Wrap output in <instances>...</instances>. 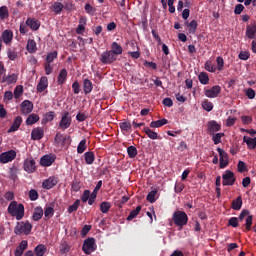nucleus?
<instances>
[{
	"mask_svg": "<svg viewBox=\"0 0 256 256\" xmlns=\"http://www.w3.org/2000/svg\"><path fill=\"white\" fill-rule=\"evenodd\" d=\"M246 217V219H245ZM243 219H245V230L246 231H251L252 226H253V215H251V212H249V210L247 209H243L241 211V213L239 214L238 218L237 217H231L228 220V225L230 227H234L237 228L239 227V221H243Z\"/></svg>",
	"mask_w": 256,
	"mask_h": 256,
	"instance_id": "obj_1",
	"label": "nucleus"
},
{
	"mask_svg": "<svg viewBox=\"0 0 256 256\" xmlns=\"http://www.w3.org/2000/svg\"><path fill=\"white\" fill-rule=\"evenodd\" d=\"M7 211L11 217H16L17 221H21L25 217V206L17 203V201H12Z\"/></svg>",
	"mask_w": 256,
	"mask_h": 256,
	"instance_id": "obj_2",
	"label": "nucleus"
},
{
	"mask_svg": "<svg viewBox=\"0 0 256 256\" xmlns=\"http://www.w3.org/2000/svg\"><path fill=\"white\" fill-rule=\"evenodd\" d=\"M172 221L176 227L183 229L189 223V216H187L185 211L177 210L173 213Z\"/></svg>",
	"mask_w": 256,
	"mask_h": 256,
	"instance_id": "obj_3",
	"label": "nucleus"
},
{
	"mask_svg": "<svg viewBox=\"0 0 256 256\" xmlns=\"http://www.w3.org/2000/svg\"><path fill=\"white\" fill-rule=\"evenodd\" d=\"M33 229V225L29 221L17 222L14 227L15 235H30Z\"/></svg>",
	"mask_w": 256,
	"mask_h": 256,
	"instance_id": "obj_4",
	"label": "nucleus"
},
{
	"mask_svg": "<svg viewBox=\"0 0 256 256\" xmlns=\"http://www.w3.org/2000/svg\"><path fill=\"white\" fill-rule=\"evenodd\" d=\"M235 181H237V178L235 177V173H233L231 170H226L222 175V185L224 187H231L235 185Z\"/></svg>",
	"mask_w": 256,
	"mask_h": 256,
	"instance_id": "obj_5",
	"label": "nucleus"
},
{
	"mask_svg": "<svg viewBox=\"0 0 256 256\" xmlns=\"http://www.w3.org/2000/svg\"><path fill=\"white\" fill-rule=\"evenodd\" d=\"M97 250V244H95V238H87L84 240L83 246H82V251L86 255H91L93 251Z\"/></svg>",
	"mask_w": 256,
	"mask_h": 256,
	"instance_id": "obj_6",
	"label": "nucleus"
},
{
	"mask_svg": "<svg viewBox=\"0 0 256 256\" xmlns=\"http://www.w3.org/2000/svg\"><path fill=\"white\" fill-rule=\"evenodd\" d=\"M99 60L102 65H112L117 58L109 50H106L100 55Z\"/></svg>",
	"mask_w": 256,
	"mask_h": 256,
	"instance_id": "obj_7",
	"label": "nucleus"
},
{
	"mask_svg": "<svg viewBox=\"0 0 256 256\" xmlns=\"http://www.w3.org/2000/svg\"><path fill=\"white\" fill-rule=\"evenodd\" d=\"M23 169L26 173H35L37 171V163L33 158H27L24 160Z\"/></svg>",
	"mask_w": 256,
	"mask_h": 256,
	"instance_id": "obj_8",
	"label": "nucleus"
},
{
	"mask_svg": "<svg viewBox=\"0 0 256 256\" xmlns=\"http://www.w3.org/2000/svg\"><path fill=\"white\" fill-rule=\"evenodd\" d=\"M71 122L72 119L69 112H64L59 122V129H62V131H65V129H69L71 127Z\"/></svg>",
	"mask_w": 256,
	"mask_h": 256,
	"instance_id": "obj_9",
	"label": "nucleus"
},
{
	"mask_svg": "<svg viewBox=\"0 0 256 256\" xmlns=\"http://www.w3.org/2000/svg\"><path fill=\"white\" fill-rule=\"evenodd\" d=\"M204 95L208 97V99H215L221 95V86L215 85L210 89H204Z\"/></svg>",
	"mask_w": 256,
	"mask_h": 256,
	"instance_id": "obj_10",
	"label": "nucleus"
},
{
	"mask_svg": "<svg viewBox=\"0 0 256 256\" xmlns=\"http://www.w3.org/2000/svg\"><path fill=\"white\" fill-rule=\"evenodd\" d=\"M17 157V153L14 150L3 152L0 155V163H11L13 159Z\"/></svg>",
	"mask_w": 256,
	"mask_h": 256,
	"instance_id": "obj_11",
	"label": "nucleus"
},
{
	"mask_svg": "<svg viewBox=\"0 0 256 256\" xmlns=\"http://www.w3.org/2000/svg\"><path fill=\"white\" fill-rule=\"evenodd\" d=\"M1 43H5L6 45H11L13 43V31L12 30H4L1 34Z\"/></svg>",
	"mask_w": 256,
	"mask_h": 256,
	"instance_id": "obj_12",
	"label": "nucleus"
},
{
	"mask_svg": "<svg viewBox=\"0 0 256 256\" xmlns=\"http://www.w3.org/2000/svg\"><path fill=\"white\" fill-rule=\"evenodd\" d=\"M26 25L31 29V31H39L41 21H39L37 18L28 17L26 20Z\"/></svg>",
	"mask_w": 256,
	"mask_h": 256,
	"instance_id": "obj_13",
	"label": "nucleus"
},
{
	"mask_svg": "<svg viewBox=\"0 0 256 256\" xmlns=\"http://www.w3.org/2000/svg\"><path fill=\"white\" fill-rule=\"evenodd\" d=\"M45 137V130L41 127L34 128L31 132V139L33 141H41Z\"/></svg>",
	"mask_w": 256,
	"mask_h": 256,
	"instance_id": "obj_14",
	"label": "nucleus"
},
{
	"mask_svg": "<svg viewBox=\"0 0 256 256\" xmlns=\"http://www.w3.org/2000/svg\"><path fill=\"white\" fill-rule=\"evenodd\" d=\"M57 183H59V180L57 179V177L52 176L43 181L42 187L43 189H47V190L53 189V187H55Z\"/></svg>",
	"mask_w": 256,
	"mask_h": 256,
	"instance_id": "obj_15",
	"label": "nucleus"
},
{
	"mask_svg": "<svg viewBox=\"0 0 256 256\" xmlns=\"http://www.w3.org/2000/svg\"><path fill=\"white\" fill-rule=\"evenodd\" d=\"M221 129V124L217 123L215 120H211L207 124V131L209 135H214Z\"/></svg>",
	"mask_w": 256,
	"mask_h": 256,
	"instance_id": "obj_16",
	"label": "nucleus"
},
{
	"mask_svg": "<svg viewBox=\"0 0 256 256\" xmlns=\"http://www.w3.org/2000/svg\"><path fill=\"white\" fill-rule=\"evenodd\" d=\"M21 113L22 115H29L33 111V102L29 100H24L21 103Z\"/></svg>",
	"mask_w": 256,
	"mask_h": 256,
	"instance_id": "obj_17",
	"label": "nucleus"
},
{
	"mask_svg": "<svg viewBox=\"0 0 256 256\" xmlns=\"http://www.w3.org/2000/svg\"><path fill=\"white\" fill-rule=\"evenodd\" d=\"M55 163V156L53 155H44L40 159V165L42 167H51Z\"/></svg>",
	"mask_w": 256,
	"mask_h": 256,
	"instance_id": "obj_18",
	"label": "nucleus"
},
{
	"mask_svg": "<svg viewBox=\"0 0 256 256\" xmlns=\"http://www.w3.org/2000/svg\"><path fill=\"white\" fill-rule=\"evenodd\" d=\"M21 123H23V118L21 116H17L10 128L8 129V133H15V131H19V127H21Z\"/></svg>",
	"mask_w": 256,
	"mask_h": 256,
	"instance_id": "obj_19",
	"label": "nucleus"
},
{
	"mask_svg": "<svg viewBox=\"0 0 256 256\" xmlns=\"http://www.w3.org/2000/svg\"><path fill=\"white\" fill-rule=\"evenodd\" d=\"M18 76L17 74L3 75L1 83H6L7 85H14L17 83Z\"/></svg>",
	"mask_w": 256,
	"mask_h": 256,
	"instance_id": "obj_20",
	"label": "nucleus"
},
{
	"mask_svg": "<svg viewBox=\"0 0 256 256\" xmlns=\"http://www.w3.org/2000/svg\"><path fill=\"white\" fill-rule=\"evenodd\" d=\"M47 87H49V80L47 79L46 76H42L37 85L38 93H43V91H45V89H47Z\"/></svg>",
	"mask_w": 256,
	"mask_h": 256,
	"instance_id": "obj_21",
	"label": "nucleus"
},
{
	"mask_svg": "<svg viewBox=\"0 0 256 256\" xmlns=\"http://www.w3.org/2000/svg\"><path fill=\"white\" fill-rule=\"evenodd\" d=\"M116 58L118 55H123V47L117 42L111 44V50H109Z\"/></svg>",
	"mask_w": 256,
	"mask_h": 256,
	"instance_id": "obj_22",
	"label": "nucleus"
},
{
	"mask_svg": "<svg viewBox=\"0 0 256 256\" xmlns=\"http://www.w3.org/2000/svg\"><path fill=\"white\" fill-rule=\"evenodd\" d=\"M246 37L248 39H255L256 37V23L246 27Z\"/></svg>",
	"mask_w": 256,
	"mask_h": 256,
	"instance_id": "obj_23",
	"label": "nucleus"
},
{
	"mask_svg": "<svg viewBox=\"0 0 256 256\" xmlns=\"http://www.w3.org/2000/svg\"><path fill=\"white\" fill-rule=\"evenodd\" d=\"M243 207V198L241 196H238L236 199L232 201L231 209L234 211H241V208Z\"/></svg>",
	"mask_w": 256,
	"mask_h": 256,
	"instance_id": "obj_24",
	"label": "nucleus"
},
{
	"mask_svg": "<svg viewBox=\"0 0 256 256\" xmlns=\"http://www.w3.org/2000/svg\"><path fill=\"white\" fill-rule=\"evenodd\" d=\"M83 91L85 95H89L93 91V82L91 80L87 78L83 80Z\"/></svg>",
	"mask_w": 256,
	"mask_h": 256,
	"instance_id": "obj_25",
	"label": "nucleus"
},
{
	"mask_svg": "<svg viewBox=\"0 0 256 256\" xmlns=\"http://www.w3.org/2000/svg\"><path fill=\"white\" fill-rule=\"evenodd\" d=\"M69 137L63 136L60 132H57L54 138V145H65V141H67Z\"/></svg>",
	"mask_w": 256,
	"mask_h": 256,
	"instance_id": "obj_26",
	"label": "nucleus"
},
{
	"mask_svg": "<svg viewBox=\"0 0 256 256\" xmlns=\"http://www.w3.org/2000/svg\"><path fill=\"white\" fill-rule=\"evenodd\" d=\"M67 75H68L67 69L63 68L60 71L58 78H57L58 85H65V81H67Z\"/></svg>",
	"mask_w": 256,
	"mask_h": 256,
	"instance_id": "obj_27",
	"label": "nucleus"
},
{
	"mask_svg": "<svg viewBox=\"0 0 256 256\" xmlns=\"http://www.w3.org/2000/svg\"><path fill=\"white\" fill-rule=\"evenodd\" d=\"M119 127H120L123 135H125V133H131V129L133 126L131 125V122L124 121V122L119 123Z\"/></svg>",
	"mask_w": 256,
	"mask_h": 256,
	"instance_id": "obj_28",
	"label": "nucleus"
},
{
	"mask_svg": "<svg viewBox=\"0 0 256 256\" xmlns=\"http://www.w3.org/2000/svg\"><path fill=\"white\" fill-rule=\"evenodd\" d=\"M243 142L246 143L248 149H256V137L251 138L249 136H244Z\"/></svg>",
	"mask_w": 256,
	"mask_h": 256,
	"instance_id": "obj_29",
	"label": "nucleus"
},
{
	"mask_svg": "<svg viewBox=\"0 0 256 256\" xmlns=\"http://www.w3.org/2000/svg\"><path fill=\"white\" fill-rule=\"evenodd\" d=\"M26 49L28 53H37V42L33 39L27 41Z\"/></svg>",
	"mask_w": 256,
	"mask_h": 256,
	"instance_id": "obj_30",
	"label": "nucleus"
},
{
	"mask_svg": "<svg viewBox=\"0 0 256 256\" xmlns=\"http://www.w3.org/2000/svg\"><path fill=\"white\" fill-rule=\"evenodd\" d=\"M143 131L147 135V137H149V139H152V140L161 139V137H159V134H157V132L151 130V128H149V127H144Z\"/></svg>",
	"mask_w": 256,
	"mask_h": 256,
	"instance_id": "obj_31",
	"label": "nucleus"
},
{
	"mask_svg": "<svg viewBox=\"0 0 256 256\" xmlns=\"http://www.w3.org/2000/svg\"><path fill=\"white\" fill-rule=\"evenodd\" d=\"M34 253L36 256H44L47 253V246L44 244H39L35 247Z\"/></svg>",
	"mask_w": 256,
	"mask_h": 256,
	"instance_id": "obj_32",
	"label": "nucleus"
},
{
	"mask_svg": "<svg viewBox=\"0 0 256 256\" xmlns=\"http://www.w3.org/2000/svg\"><path fill=\"white\" fill-rule=\"evenodd\" d=\"M167 123H169V121L167 119L163 118V119H160V120H157V121H152L150 123V127L152 129H157L159 127H163V125H167Z\"/></svg>",
	"mask_w": 256,
	"mask_h": 256,
	"instance_id": "obj_33",
	"label": "nucleus"
},
{
	"mask_svg": "<svg viewBox=\"0 0 256 256\" xmlns=\"http://www.w3.org/2000/svg\"><path fill=\"white\" fill-rule=\"evenodd\" d=\"M43 218V208L41 207H36L34 209L33 215H32V219L33 221H40V219Z\"/></svg>",
	"mask_w": 256,
	"mask_h": 256,
	"instance_id": "obj_34",
	"label": "nucleus"
},
{
	"mask_svg": "<svg viewBox=\"0 0 256 256\" xmlns=\"http://www.w3.org/2000/svg\"><path fill=\"white\" fill-rule=\"evenodd\" d=\"M51 9L55 12L56 15H60L61 11L65 9V5L61 2H53Z\"/></svg>",
	"mask_w": 256,
	"mask_h": 256,
	"instance_id": "obj_35",
	"label": "nucleus"
},
{
	"mask_svg": "<svg viewBox=\"0 0 256 256\" xmlns=\"http://www.w3.org/2000/svg\"><path fill=\"white\" fill-rule=\"evenodd\" d=\"M84 159L87 165H93V162L95 161V153L91 151L85 152Z\"/></svg>",
	"mask_w": 256,
	"mask_h": 256,
	"instance_id": "obj_36",
	"label": "nucleus"
},
{
	"mask_svg": "<svg viewBox=\"0 0 256 256\" xmlns=\"http://www.w3.org/2000/svg\"><path fill=\"white\" fill-rule=\"evenodd\" d=\"M53 119H55V112L54 111L47 112L44 115V118L42 119V125H47V123L53 121Z\"/></svg>",
	"mask_w": 256,
	"mask_h": 256,
	"instance_id": "obj_37",
	"label": "nucleus"
},
{
	"mask_svg": "<svg viewBox=\"0 0 256 256\" xmlns=\"http://www.w3.org/2000/svg\"><path fill=\"white\" fill-rule=\"evenodd\" d=\"M141 209H143V207L139 205L136 207V209L132 210L127 217V221H133V219H135V217L141 213Z\"/></svg>",
	"mask_w": 256,
	"mask_h": 256,
	"instance_id": "obj_38",
	"label": "nucleus"
},
{
	"mask_svg": "<svg viewBox=\"0 0 256 256\" xmlns=\"http://www.w3.org/2000/svg\"><path fill=\"white\" fill-rule=\"evenodd\" d=\"M39 121V115L33 113L30 114L26 119V125H35Z\"/></svg>",
	"mask_w": 256,
	"mask_h": 256,
	"instance_id": "obj_39",
	"label": "nucleus"
},
{
	"mask_svg": "<svg viewBox=\"0 0 256 256\" xmlns=\"http://www.w3.org/2000/svg\"><path fill=\"white\" fill-rule=\"evenodd\" d=\"M0 19L1 21H5V19H9V9L7 6L0 7Z\"/></svg>",
	"mask_w": 256,
	"mask_h": 256,
	"instance_id": "obj_40",
	"label": "nucleus"
},
{
	"mask_svg": "<svg viewBox=\"0 0 256 256\" xmlns=\"http://www.w3.org/2000/svg\"><path fill=\"white\" fill-rule=\"evenodd\" d=\"M87 151V140L83 139L79 142L78 147H77V153H85Z\"/></svg>",
	"mask_w": 256,
	"mask_h": 256,
	"instance_id": "obj_41",
	"label": "nucleus"
},
{
	"mask_svg": "<svg viewBox=\"0 0 256 256\" xmlns=\"http://www.w3.org/2000/svg\"><path fill=\"white\" fill-rule=\"evenodd\" d=\"M198 79L202 85L209 84V75L207 72H201L198 76Z\"/></svg>",
	"mask_w": 256,
	"mask_h": 256,
	"instance_id": "obj_42",
	"label": "nucleus"
},
{
	"mask_svg": "<svg viewBox=\"0 0 256 256\" xmlns=\"http://www.w3.org/2000/svg\"><path fill=\"white\" fill-rule=\"evenodd\" d=\"M204 67L206 71H209V73H215V71H217V67L213 65V62L211 60H207L204 64Z\"/></svg>",
	"mask_w": 256,
	"mask_h": 256,
	"instance_id": "obj_43",
	"label": "nucleus"
},
{
	"mask_svg": "<svg viewBox=\"0 0 256 256\" xmlns=\"http://www.w3.org/2000/svg\"><path fill=\"white\" fill-rule=\"evenodd\" d=\"M223 137H225V133L212 134V141H213L214 145H219V143H221V139H223Z\"/></svg>",
	"mask_w": 256,
	"mask_h": 256,
	"instance_id": "obj_44",
	"label": "nucleus"
},
{
	"mask_svg": "<svg viewBox=\"0 0 256 256\" xmlns=\"http://www.w3.org/2000/svg\"><path fill=\"white\" fill-rule=\"evenodd\" d=\"M127 154H128V157H130V159H135V157H137V147L129 146L127 148Z\"/></svg>",
	"mask_w": 256,
	"mask_h": 256,
	"instance_id": "obj_45",
	"label": "nucleus"
},
{
	"mask_svg": "<svg viewBox=\"0 0 256 256\" xmlns=\"http://www.w3.org/2000/svg\"><path fill=\"white\" fill-rule=\"evenodd\" d=\"M109 209H111V202L104 201L100 204L101 213H109Z\"/></svg>",
	"mask_w": 256,
	"mask_h": 256,
	"instance_id": "obj_46",
	"label": "nucleus"
},
{
	"mask_svg": "<svg viewBox=\"0 0 256 256\" xmlns=\"http://www.w3.org/2000/svg\"><path fill=\"white\" fill-rule=\"evenodd\" d=\"M58 53L57 51H53L47 54L46 56V63L51 64L55 59H57Z\"/></svg>",
	"mask_w": 256,
	"mask_h": 256,
	"instance_id": "obj_47",
	"label": "nucleus"
},
{
	"mask_svg": "<svg viewBox=\"0 0 256 256\" xmlns=\"http://www.w3.org/2000/svg\"><path fill=\"white\" fill-rule=\"evenodd\" d=\"M81 205V200H76L73 205H70L68 207V213H75L79 209V206Z\"/></svg>",
	"mask_w": 256,
	"mask_h": 256,
	"instance_id": "obj_48",
	"label": "nucleus"
},
{
	"mask_svg": "<svg viewBox=\"0 0 256 256\" xmlns=\"http://www.w3.org/2000/svg\"><path fill=\"white\" fill-rule=\"evenodd\" d=\"M202 109H204V111H208V112L213 111V104L209 100H204L202 102Z\"/></svg>",
	"mask_w": 256,
	"mask_h": 256,
	"instance_id": "obj_49",
	"label": "nucleus"
},
{
	"mask_svg": "<svg viewBox=\"0 0 256 256\" xmlns=\"http://www.w3.org/2000/svg\"><path fill=\"white\" fill-rule=\"evenodd\" d=\"M71 251V246L67 242H63L60 246V252L62 255H65Z\"/></svg>",
	"mask_w": 256,
	"mask_h": 256,
	"instance_id": "obj_50",
	"label": "nucleus"
},
{
	"mask_svg": "<svg viewBox=\"0 0 256 256\" xmlns=\"http://www.w3.org/2000/svg\"><path fill=\"white\" fill-rule=\"evenodd\" d=\"M217 152L219 153L220 161H223V160L229 161V154H227L225 150L221 148H217Z\"/></svg>",
	"mask_w": 256,
	"mask_h": 256,
	"instance_id": "obj_51",
	"label": "nucleus"
},
{
	"mask_svg": "<svg viewBox=\"0 0 256 256\" xmlns=\"http://www.w3.org/2000/svg\"><path fill=\"white\" fill-rule=\"evenodd\" d=\"M53 215H55V209H53L51 206H46L44 210V216L50 218L53 217Z\"/></svg>",
	"mask_w": 256,
	"mask_h": 256,
	"instance_id": "obj_52",
	"label": "nucleus"
},
{
	"mask_svg": "<svg viewBox=\"0 0 256 256\" xmlns=\"http://www.w3.org/2000/svg\"><path fill=\"white\" fill-rule=\"evenodd\" d=\"M189 27L190 33H195L197 31V27H199V24L197 23V20H192L189 24H187Z\"/></svg>",
	"mask_w": 256,
	"mask_h": 256,
	"instance_id": "obj_53",
	"label": "nucleus"
},
{
	"mask_svg": "<svg viewBox=\"0 0 256 256\" xmlns=\"http://www.w3.org/2000/svg\"><path fill=\"white\" fill-rule=\"evenodd\" d=\"M156 195H157V190H152V191H150V192L148 193L147 197H146L147 201H149V203H155V201H156V199H155Z\"/></svg>",
	"mask_w": 256,
	"mask_h": 256,
	"instance_id": "obj_54",
	"label": "nucleus"
},
{
	"mask_svg": "<svg viewBox=\"0 0 256 256\" xmlns=\"http://www.w3.org/2000/svg\"><path fill=\"white\" fill-rule=\"evenodd\" d=\"M29 199L30 201H37L39 199V193L35 189H31L29 191Z\"/></svg>",
	"mask_w": 256,
	"mask_h": 256,
	"instance_id": "obj_55",
	"label": "nucleus"
},
{
	"mask_svg": "<svg viewBox=\"0 0 256 256\" xmlns=\"http://www.w3.org/2000/svg\"><path fill=\"white\" fill-rule=\"evenodd\" d=\"M72 89L74 95H79V93H81V85L79 84V81L73 82Z\"/></svg>",
	"mask_w": 256,
	"mask_h": 256,
	"instance_id": "obj_56",
	"label": "nucleus"
},
{
	"mask_svg": "<svg viewBox=\"0 0 256 256\" xmlns=\"http://www.w3.org/2000/svg\"><path fill=\"white\" fill-rule=\"evenodd\" d=\"M216 63H217V69L218 71H223V67L225 65V61L223 60V57L218 56L216 58Z\"/></svg>",
	"mask_w": 256,
	"mask_h": 256,
	"instance_id": "obj_57",
	"label": "nucleus"
},
{
	"mask_svg": "<svg viewBox=\"0 0 256 256\" xmlns=\"http://www.w3.org/2000/svg\"><path fill=\"white\" fill-rule=\"evenodd\" d=\"M21 95H23V86H17L14 89V97H15V99H19Z\"/></svg>",
	"mask_w": 256,
	"mask_h": 256,
	"instance_id": "obj_58",
	"label": "nucleus"
},
{
	"mask_svg": "<svg viewBox=\"0 0 256 256\" xmlns=\"http://www.w3.org/2000/svg\"><path fill=\"white\" fill-rule=\"evenodd\" d=\"M7 57L10 59V61H15V59H17V52H15V50L8 49Z\"/></svg>",
	"mask_w": 256,
	"mask_h": 256,
	"instance_id": "obj_59",
	"label": "nucleus"
},
{
	"mask_svg": "<svg viewBox=\"0 0 256 256\" xmlns=\"http://www.w3.org/2000/svg\"><path fill=\"white\" fill-rule=\"evenodd\" d=\"M245 11V6L243 4H237L234 8L235 15H241Z\"/></svg>",
	"mask_w": 256,
	"mask_h": 256,
	"instance_id": "obj_60",
	"label": "nucleus"
},
{
	"mask_svg": "<svg viewBox=\"0 0 256 256\" xmlns=\"http://www.w3.org/2000/svg\"><path fill=\"white\" fill-rule=\"evenodd\" d=\"M91 197V191L89 190H85L82 194V203H87V201H89V198Z\"/></svg>",
	"mask_w": 256,
	"mask_h": 256,
	"instance_id": "obj_61",
	"label": "nucleus"
},
{
	"mask_svg": "<svg viewBox=\"0 0 256 256\" xmlns=\"http://www.w3.org/2000/svg\"><path fill=\"white\" fill-rule=\"evenodd\" d=\"M184 189H185V184L181 182H177L175 184V188H174L175 193H181V191H183Z\"/></svg>",
	"mask_w": 256,
	"mask_h": 256,
	"instance_id": "obj_62",
	"label": "nucleus"
},
{
	"mask_svg": "<svg viewBox=\"0 0 256 256\" xmlns=\"http://www.w3.org/2000/svg\"><path fill=\"white\" fill-rule=\"evenodd\" d=\"M85 11H86V13H88V15H93V13H95V11H97V9H95L93 6H91V4H86Z\"/></svg>",
	"mask_w": 256,
	"mask_h": 256,
	"instance_id": "obj_63",
	"label": "nucleus"
},
{
	"mask_svg": "<svg viewBox=\"0 0 256 256\" xmlns=\"http://www.w3.org/2000/svg\"><path fill=\"white\" fill-rule=\"evenodd\" d=\"M79 189H81V182L74 180L72 182V190L77 193V191H79Z\"/></svg>",
	"mask_w": 256,
	"mask_h": 256,
	"instance_id": "obj_64",
	"label": "nucleus"
}]
</instances>
